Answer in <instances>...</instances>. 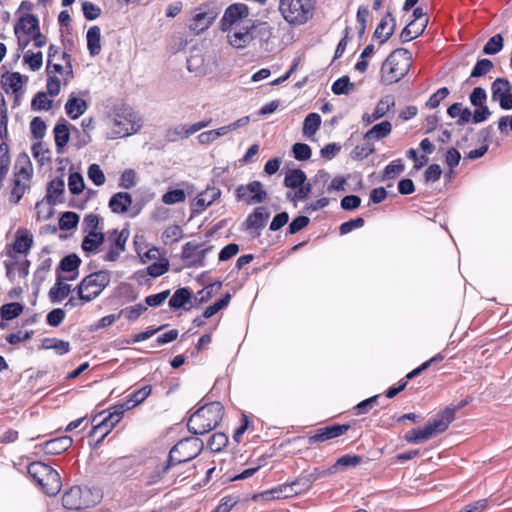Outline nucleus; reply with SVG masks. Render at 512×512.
Masks as SVG:
<instances>
[{"label": "nucleus", "mask_w": 512, "mask_h": 512, "mask_svg": "<svg viewBox=\"0 0 512 512\" xmlns=\"http://www.w3.org/2000/svg\"><path fill=\"white\" fill-rule=\"evenodd\" d=\"M224 414L220 402H212L200 407L188 420V430L196 435H203L218 426Z\"/></svg>", "instance_id": "nucleus-1"}, {"label": "nucleus", "mask_w": 512, "mask_h": 512, "mask_svg": "<svg viewBox=\"0 0 512 512\" xmlns=\"http://www.w3.org/2000/svg\"><path fill=\"white\" fill-rule=\"evenodd\" d=\"M316 4L317 0H279L278 10L289 25L301 26L314 17Z\"/></svg>", "instance_id": "nucleus-2"}, {"label": "nucleus", "mask_w": 512, "mask_h": 512, "mask_svg": "<svg viewBox=\"0 0 512 512\" xmlns=\"http://www.w3.org/2000/svg\"><path fill=\"white\" fill-rule=\"evenodd\" d=\"M411 55L403 48L392 51L383 62L380 74L381 82L391 85L400 81L409 71Z\"/></svg>", "instance_id": "nucleus-3"}, {"label": "nucleus", "mask_w": 512, "mask_h": 512, "mask_svg": "<svg viewBox=\"0 0 512 512\" xmlns=\"http://www.w3.org/2000/svg\"><path fill=\"white\" fill-rule=\"evenodd\" d=\"M456 408L447 407L438 413L427 425L421 429H412L407 432L404 439L411 444H419L444 432L454 420Z\"/></svg>", "instance_id": "nucleus-4"}, {"label": "nucleus", "mask_w": 512, "mask_h": 512, "mask_svg": "<svg viewBox=\"0 0 512 512\" xmlns=\"http://www.w3.org/2000/svg\"><path fill=\"white\" fill-rule=\"evenodd\" d=\"M33 175V168L29 156L20 153L14 165L13 181L10 189L9 201L17 204L29 189Z\"/></svg>", "instance_id": "nucleus-5"}, {"label": "nucleus", "mask_w": 512, "mask_h": 512, "mask_svg": "<svg viewBox=\"0 0 512 512\" xmlns=\"http://www.w3.org/2000/svg\"><path fill=\"white\" fill-rule=\"evenodd\" d=\"M109 138L126 137L136 133L141 127V120L131 108H119L109 120Z\"/></svg>", "instance_id": "nucleus-6"}, {"label": "nucleus", "mask_w": 512, "mask_h": 512, "mask_svg": "<svg viewBox=\"0 0 512 512\" xmlns=\"http://www.w3.org/2000/svg\"><path fill=\"white\" fill-rule=\"evenodd\" d=\"M28 473L48 496H55L61 490L60 475L49 465L43 462H32L28 466Z\"/></svg>", "instance_id": "nucleus-7"}, {"label": "nucleus", "mask_w": 512, "mask_h": 512, "mask_svg": "<svg viewBox=\"0 0 512 512\" xmlns=\"http://www.w3.org/2000/svg\"><path fill=\"white\" fill-rule=\"evenodd\" d=\"M110 280V272L104 270L86 276L76 288L79 300L84 303L94 300L109 285Z\"/></svg>", "instance_id": "nucleus-8"}, {"label": "nucleus", "mask_w": 512, "mask_h": 512, "mask_svg": "<svg viewBox=\"0 0 512 512\" xmlns=\"http://www.w3.org/2000/svg\"><path fill=\"white\" fill-rule=\"evenodd\" d=\"M46 71L47 78V91L49 96L54 97L60 93L61 82L67 84L73 78V67L71 60L63 62H53L47 60Z\"/></svg>", "instance_id": "nucleus-9"}, {"label": "nucleus", "mask_w": 512, "mask_h": 512, "mask_svg": "<svg viewBox=\"0 0 512 512\" xmlns=\"http://www.w3.org/2000/svg\"><path fill=\"white\" fill-rule=\"evenodd\" d=\"M203 449V442L198 438H185L180 440L169 452V465L174 466L180 463L188 462Z\"/></svg>", "instance_id": "nucleus-10"}, {"label": "nucleus", "mask_w": 512, "mask_h": 512, "mask_svg": "<svg viewBox=\"0 0 512 512\" xmlns=\"http://www.w3.org/2000/svg\"><path fill=\"white\" fill-rule=\"evenodd\" d=\"M62 504L66 509L80 510L94 505L95 501L91 499V492L88 488L74 486L64 493Z\"/></svg>", "instance_id": "nucleus-11"}, {"label": "nucleus", "mask_w": 512, "mask_h": 512, "mask_svg": "<svg viewBox=\"0 0 512 512\" xmlns=\"http://www.w3.org/2000/svg\"><path fill=\"white\" fill-rule=\"evenodd\" d=\"M246 22H252L249 19V9L243 3H236L228 6L221 19V29L235 26L246 25Z\"/></svg>", "instance_id": "nucleus-12"}, {"label": "nucleus", "mask_w": 512, "mask_h": 512, "mask_svg": "<svg viewBox=\"0 0 512 512\" xmlns=\"http://www.w3.org/2000/svg\"><path fill=\"white\" fill-rule=\"evenodd\" d=\"M236 199L247 204H260L267 198V192L260 181H252L247 185H240L235 191Z\"/></svg>", "instance_id": "nucleus-13"}, {"label": "nucleus", "mask_w": 512, "mask_h": 512, "mask_svg": "<svg viewBox=\"0 0 512 512\" xmlns=\"http://www.w3.org/2000/svg\"><path fill=\"white\" fill-rule=\"evenodd\" d=\"M129 231L123 229L121 231L113 230L109 232L108 240L111 242L107 253L103 256L104 261L114 262L126 249V242L129 238Z\"/></svg>", "instance_id": "nucleus-14"}, {"label": "nucleus", "mask_w": 512, "mask_h": 512, "mask_svg": "<svg viewBox=\"0 0 512 512\" xmlns=\"http://www.w3.org/2000/svg\"><path fill=\"white\" fill-rule=\"evenodd\" d=\"M33 245V235L27 229H18L15 241L6 246V255L16 261V254L27 255Z\"/></svg>", "instance_id": "nucleus-15"}, {"label": "nucleus", "mask_w": 512, "mask_h": 512, "mask_svg": "<svg viewBox=\"0 0 512 512\" xmlns=\"http://www.w3.org/2000/svg\"><path fill=\"white\" fill-rule=\"evenodd\" d=\"M222 30L227 33L229 44L236 49H244L252 42L251 22Z\"/></svg>", "instance_id": "nucleus-16"}, {"label": "nucleus", "mask_w": 512, "mask_h": 512, "mask_svg": "<svg viewBox=\"0 0 512 512\" xmlns=\"http://www.w3.org/2000/svg\"><path fill=\"white\" fill-rule=\"evenodd\" d=\"M211 249L212 247L203 248L201 244L190 241L183 245L182 258L190 266L201 267L204 265V259Z\"/></svg>", "instance_id": "nucleus-17"}, {"label": "nucleus", "mask_w": 512, "mask_h": 512, "mask_svg": "<svg viewBox=\"0 0 512 512\" xmlns=\"http://www.w3.org/2000/svg\"><path fill=\"white\" fill-rule=\"evenodd\" d=\"M221 195V191L216 187H208L206 190L199 193L193 200L191 206L194 213H202Z\"/></svg>", "instance_id": "nucleus-18"}, {"label": "nucleus", "mask_w": 512, "mask_h": 512, "mask_svg": "<svg viewBox=\"0 0 512 512\" xmlns=\"http://www.w3.org/2000/svg\"><path fill=\"white\" fill-rule=\"evenodd\" d=\"M213 12H207L202 8H197L195 14L189 24V29L198 35L208 29L215 20Z\"/></svg>", "instance_id": "nucleus-19"}, {"label": "nucleus", "mask_w": 512, "mask_h": 512, "mask_svg": "<svg viewBox=\"0 0 512 512\" xmlns=\"http://www.w3.org/2000/svg\"><path fill=\"white\" fill-rule=\"evenodd\" d=\"M349 429L348 425L334 424L326 427L319 428L316 433L309 437L310 444L316 442H324L343 435Z\"/></svg>", "instance_id": "nucleus-20"}, {"label": "nucleus", "mask_w": 512, "mask_h": 512, "mask_svg": "<svg viewBox=\"0 0 512 512\" xmlns=\"http://www.w3.org/2000/svg\"><path fill=\"white\" fill-rule=\"evenodd\" d=\"M396 27V19L391 12H387L378 23L374 37L377 38L381 44L387 42L393 35Z\"/></svg>", "instance_id": "nucleus-21"}, {"label": "nucleus", "mask_w": 512, "mask_h": 512, "mask_svg": "<svg viewBox=\"0 0 512 512\" xmlns=\"http://www.w3.org/2000/svg\"><path fill=\"white\" fill-rule=\"evenodd\" d=\"M269 216L270 213L265 207H257L254 212L246 218L244 223L245 229L248 231H255L257 235H259Z\"/></svg>", "instance_id": "nucleus-22"}, {"label": "nucleus", "mask_w": 512, "mask_h": 512, "mask_svg": "<svg viewBox=\"0 0 512 512\" xmlns=\"http://www.w3.org/2000/svg\"><path fill=\"white\" fill-rule=\"evenodd\" d=\"M88 109L86 100L76 96L74 93L69 95L67 102L65 103V112L68 117L75 120L82 116Z\"/></svg>", "instance_id": "nucleus-23"}, {"label": "nucleus", "mask_w": 512, "mask_h": 512, "mask_svg": "<svg viewBox=\"0 0 512 512\" xmlns=\"http://www.w3.org/2000/svg\"><path fill=\"white\" fill-rule=\"evenodd\" d=\"M251 34L252 41L258 40L260 46L263 47L272 38L273 29L267 22L252 21Z\"/></svg>", "instance_id": "nucleus-24"}, {"label": "nucleus", "mask_w": 512, "mask_h": 512, "mask_svg": "<svg viewBox=\"0 0 512 512\" xmlns=\"http://www.w3.org/2000/svg\"><path fill=\"white\" fill-rule=\"evenodd\" d=\"M39 30V20L33 14H25L20 17L18 23L14 26V33L16 36L23 33L32 35Z\"/></svg>", "instance_id": "nucleus-25"}, {"label": "nucleus", "mask_w": 512, "mask_h": 512, "mask_svg": "<svg viewBox=\"0 0 512 512\" xmlns=\"http://www.w3.org/2000/svg\"><path fill=\"white\" fill-rule=\"evenodd\" d=\"M53 132L57 152L61 153L70 139V129L67 121L64 119L58 120Z\"/></svg>", "instance_id": "nucleus-26"}, {"label": "nucleus", "mask_w": 512, "mask_h": 512, "mask_svg": "<svg viewBox=\"0 0 512 512\" xmlns=\"http://www.w3.org/2000/svg\"><path fill=\"white\" fill-rule=\"evenodd\" d=\"M132 204V197L127 192H118L109 200V208L113 213L123 214Z\"/></svg>", "instance_id": "nucleus-27"}, {"label": "nucleus", "mask_w": 512, "mask_h": 512, "mask_svg": "<svg viewBox=\"0 0 512 512\" xmlns=\"http://www.w3.org/2000/svg\"><path fill=\"white\" fill-rule=\"evenodd\" d=\"M105 235L103 232L86 233L81 247L87 254H96L100 246L104 243Z\"/></svg>", "instance_id": "nucleus-28"}, {"label": "nucleus", "mask_w": 512, "mask_h": 512, "mask_svg": "<svg viewBox=\"0 0 512 512\" xmlns=\"http://www.w3.org/2000/svg\"><path fill=\"white\" fill-rule=\"evenodd\" d=\"M62 276H58L56 283L49 290V299L52 303H59L64 300L71 292V286L63 282Z\"/></svg>", "instance_id": "nucleus-29"}, {"label": "nucleus", "mask_w": 512, "mask_h": 512, "mask_svg": "<svg viewBox=\"0 0 512 512\" xmlns=\"http://www.w3.org/2000/svg\"><path fill=\"white\" fill-rule=\"evenodd\" d=\"M72 445V438L69 436H61L55 439L46 441L44 444V451L50 455H57L66 451Z\"/></svg>", "instance_id": "nucleus-30"}, {"label": "nucleus", "mask_w": 512, "mask_h": 512, "mask_svg": "<svg viewBox=\"0 0 512 512\" xmlns=\"http://www.w3.org/2000/svg\"><path fill=\"white\" fill-rule=\"evenodd\" d=\"M289 488L290 486H288L287 484L279 485L270 490L255 494L252 497V499L255 501L258 499H262L264 501H271L275 499L288 498L291 497V492H288Z\"/></svg>", "instance_id": "nucleus-31"}, {"label": "nucleus", "mask_w": 512, "mask_h": 512, "mask_svg": "<svg viewBox=\"0 0 512 512\" xmlns=\"http://www.w3.org/2000/svg\"><path fill=\"white\" fill-rule=\"evenodd\" d=\"M132 409L130 402L127 400L123 403L114 405L109 409V413L104 416L106 419V424L108 423V427L114 428L121 420L125 411Z\"/></svg>", "instance_id": "nucleus-32"}, {"label": "nucleus", "mask_w": 512, "mask_h": 512, "mask_svg": "<svg viewBox=\"0 0 512 512\" xmlns=\"http://www.w3.org/2000/svg\"><path fill=\"white\" fill-rule=\"evenodd\" d=\"M65 189V182L61 178H55L48 184L46 200L49 204L55 205Z\"/></svg>", "instance_id": "nucleus-33"}, {"label": "nucleus", "mask_w": 512, "mask_h": 512, "mask_svg": "<svg viewBox=\"0 0 512 512\" xmlns=\"http://www.w3.org/2000/svg\"><path fill=\"white\" fill-rule=\"evenodd\" d=\"M87 48L91 56L98 55L101 51V31L98 26H92L87 31Z\"/></svg>", "instance_id": "nucleus-34"}, {"label": "nucleus", "mask_w": 512, "mask_h": 512, "mask_svg": "<svg viewBox=\"0 0 512 512\" xmlns=\"http://www.w3.org/2000/svg\"><path fill=\"white\" fill-rule=\"evenodd\" d=\"M392 131V125L389 121H382L375 124L370 130H368L364 138L366 140H381L387 137Z\"/></svg>", "instance_id": "nucleus-35"}, {"label": "nucleus", "mask_w": 512, "mask_h": 512, "mask_svg": "<svg viewBox=\"0 0 512 512\" xmlns=\"http://www.w3.org/2000/svg\"><path fill=\"white\" fill-rule=\"evenodd\" d=\"M80 262H81L80 258L75 254L65 256L61 260L60 269L64 272L73 273L71 276L65 277L64 278L65 280L70 281V280H74L77 278V276H78L77 269L80 265Z\"/></svg>", "instance_id": "nucleus-36"}, {"label": "nucleus", "mask_w": 512, "mask_h": 512, "mask_svg": "<svg viewBox=\"0 0 512 512\" xmlns=\"http://www.w3.org/2000/svg\"><path fill=\"white\" fill-rule=\"evenodd\" d=\"M511 90L512 85L506 78H497L491 85V98L493 101L499 102Z\"/></svg>", "instance_id": "nucleus-37"}, {"label": "nucleus", "mask_w": 512, "mask_h": 512, "mask_svg": "<svg viewBox=\"0 0 512 512\" xmlns=\"http://www.w3.org/2000/svg\"><path fill=\"white\" fill-rule=\"evenodd\" d=\"M395 106V99L392 95H385L377 102L373 116L374 119H380L384 117L389 111Z\"/></svg>", "instance_id": "nucleus-38"}, {"label": "nucleus", "mask_w": 512, "mask_h": 512, "mask_svg": "<svg viewBox=\"0 0 512 512\" xmlns=\"http://www.w3.org/2000/svg\"><path fill=\"white\" fill-rule=\"evenodd\" d=\"M362 457L359 455H351L345 454L337 459V461L332 465L335 467V474L344 471L349 467H356L357 465L362 463Z\"/></svg>", "instance_id": "nucleus-39"}, {"label": "nucleus", "mask_w": 512, "mask_h": 512, "mask_svg": "<svg viewBox=\"0 0 512 512\" xmlns=\"http://www.w3.org/2000/svg\"><path fill=\"white\" fill-rule=\"evenodd\" d=\"M321 125V116L318 113H310L303 122V134L310 138L316 134Z\"/></svg>", "instance_id": "nucleus-40"}, {"label": "nucleus", "mask_w": 512, "mask_h": 512, "mask_svg": "<svg viewBox=\"0 0 512 512\" xmlns=\"http://www.w3.org/2000/svg\"><path fill=\"white\" fill-rule=\"evenodd\" d=\"M104 415V412L100 413L99 415L95 416L93 418V429L91 431L92 436L99 435L98 443L101 442L113 428L108 427V423L106 424V419L102 416Z\"/></svg>", "instance_id": "nucleus-41"}, {"label": "nucleus", "mask_w": 512, "mask_h": 512, "mask_svg": "<svg viewBox=\"0 0 512 512\" xmlns=\"http://www.w3.org/2000/svg\"><path fill=\"white\" fill-rule=\"evenodd\" d=\"M307 180V176L301 169L289 170L284 178V185L287 188H297Z\"/></svg>", "instance_id": "nucleus-42"}, {"label": "nucleus", "mask_w": 512, "mask_h": 512, "mask_svg": "<svg viewBox=\"0 0 512 512\" xmlns=\"http://www.w3.org/2000/svg\"><path fill=\"white\" fill-rule=\"evenodd\" d=\"M191 291L188 288L177 289L169 300V306L173 309L184 307L191 299Z\"/></svg>", "instance_id": "nucleus-43"}, {"label": "nucleus", "mask_w": 512, "mask_h": 512, "mask_svg": "<svg viewBox=\"0 0 512 512\" xmlns=\"http://www.w3.org/2000/svg\"><path fill=\"white\" fill-rule=\"evenodd\" d=\"M211 123V120H202L197 123H194L192 125H181L179 127L175 128V133L181 137H189L193 135L194 133L200 131L201 129L209 126Z\"/></svg>", "instance_id": "nucleus-44"}, {"label": "nucleus", "mask_w": 512, "mask_h": 512, "mask_svg": "<svg viewBox=\"0 0 512 512\" xmlns=\"http://www.w3.org/2000/svg\"><path fill=\"white\" fill-rule=\"evenodd\" d=\"M23 308L18 302L4 304L0 308V316L3 320H13L23 312Z\"/></svg>", "instance_id": "nucleus-45"}, {"label": "nucleus", "mask_w": 512, "mask_h": 512, "mask_svg": "<svg viewBox=\"0 0 512 512\" xmlns=\"http://www.w3.org/2000/svg\"><path fill=\"white\" fill-rule=\"evenodd\" d=\"M312 484L313 483L310 480L309 475L302 474L295 481H293L290 484H287L288 486H290L288 492H291V496H293L294 494H300L310 489Z\"/></svg>", "instance_id": "nucleus-46"}, {"label": "nucleus", "mask_w": 512, "mask_h": 512, "mask_svg": "<svg viewBox=\"0 0 512 512\" xmlns=\"http://www.w3.org/2000/svg\"><path fill=\"white\" fill-rule=\"evenodd\" d=\"M354 88V83H352L348 76H342L337 79L331 87L332 92L335 95H347Z\"/></svg>", "instance_id": "nucleus-47"}, {"label": "nucleus", "mask_w": 512, "mask_h": 512, "mask_svg": "<svg viewBox=\"0 0 512 512\" xmlns=\"http://www.w3.org/2000/svg\"><path fill=\"white\" fill-rule=\"evenodd\" d=\"M2 82L6 90H11L13 93L18 92L23 84L22 76L17 72L3 76Z\"/></svg>", "instance_id": "nucleus-48"}, {"label": "nucleus", "mask_w": 512, "mask_h": 512, "mask_svg": "<svg viewBox=\"0 0 512 512\" xmlns=\"http://www.w3.org/2000/svg\"><path fill=\"white\" fill-rule=\"evenodd\" d=\"M170 467H171V465H169L168 461L166 464L158 465L152 472H150L146 476L145 484L147 486H151V485L158 483L164 477V475L168 472Z\"/></svg>", "instance_id": "nucleus-49"}, {"label": "nucleus", "mask_w": 512, "mask_h": 512, "mask_svg": "<svg viewBox=\"0 0 512 512\" xmlns=\"http://www.w3.org/2000/svg\"><path fill=\"white\" fill-rule=\"evenodd\" d=\"M230 300H231V294L230 293H226L221 299L216 301L214 304L208 306L204 310L203 317L204 318L212 317L218 311H220V310L224 309L225 307H227L229 302H230Z\"/></svg>", "instance_id": "nucleus-50"}, {"label": "nucleus", "mask_w": 512, "mask_h": 512, "mask_svg": "<svg viewBox=\"0 0 512 512\" xmlns=\"http://www.w3.org/2000/svg\"><path fill=\"white\" fill-rule=\"evenodd\" d=\"M100 217L97 214L90 213L85 215L82 221V230L86 233L99 232Z\"/></svg>", "instance_id": "nucleus-51"}, {"label": "nucleus", "mask_w": 512, "mask_h": 512, "mask_svg": "<svg viewBox=\"0 0 512 512\" xmlns=\"http://www.w3.org/2000/svg\"><path fill=\"white\" fill-rule=\"evenodd\" d=\"M503 48V37L501 34H496L491 37L483 47V53L486 55H494L500 52Z\"/></svg>", "instance_id": "nucleus-52"}, {"label": "nucleus", "mask_w": 512, "mask_h": 512, "mask_svg": "<svg viewBox=\"0 0 512 512\" xmlns=\"http://www.w3.org/2000/svg\"><path fill=\"white\" fill-rule=\"evenodd\" d=\"M494 65L491 60L484 58L478 60L475 64L474 68L471 71V78H478L486 75L493 69Z\"/></svg>", "instance_id": "nucleus-53"}, {"label": "nucleus", "mask_w": 512, "mask_h": 512, "mask_svg": "<svg viewBox=\"0 0 512 512\" xmlns=\"http://www.w3.org/2000/svg\"><path fill=\"white\" fill-rule=\"evenodd\" d=\"M48 93L38 92L31 102L33 110H50L52 107V100L48 98Z\"/></svg>", "instance_id": "nucleus-54"}, {"label": "nucleus", "mask_w": 512, "mask_h": 512, "mask_svg": "<svg viewBox=\"0 0 512 512\" xmlns=\"http://www.w3.org/2000/svg\"><path fill=\"white\" fill-rule=\"evenodd\" d=\"M152 387L150 385L143 386L137 391L133 392L127 399L132 408L141 404L151 394Z\"/></svg>", "instance_id": "nucleus-55"}, {"label": "nucleus", "mask_w": 512, "mask_h": 512, "mask_svg": "<svg viewBox=\"0 0 512 512\" xmlns=\"http://www.w3.org/2000/svg\"><path fill=\"white\" fill-rule=\"evenodd\" d=\"M186 199V194L182 189L169 190L162 195V202L166 205L182 203Z\"/></svg>", "instance_id": "nucleus-56"}, {"label": "nucleus", "mask_w": 512, "mask_h": 512, "mask_svg": "<svg viewBox=\"0 0 512 512\" xmlns=\"http://www.w3.org/2000/svg\"><path fill=\"white\" fill-rule=\"evenodd\" d=\"M85 184L82 175L78 172L70 173L68 177V188L72 194H79L84 190Z\"/></svg>", "instance_id": "nucleus-57"}, {"label": "nucleus", "mask_w": 512, "mask_h": 512, "mask_svg": "<svg viewBox=\"0 0 512 512\" xmlns=\"http://www.w3.org/2000/svg\"><path fill=\"white\" fill-rule=\"evenodd\" d=\"M23 60L32 71H37L43 64V56L41 52L34 53L31 50L25 52Z\"/></svg>", "instance_id": "nucleus-58"}, {"label": "nucleus", "mask_w": 512, "mask_h": 512, "mask_svg": "<svg viewBox=\"0 0 512 512\" xmlns=\"http://www.w3.org/2000/svg\"><path fill=\"white\" fill-rule=\"evenodd\" d=\"M183 234V230L178 225H171L165 229L162 238L165 244L177 242Z\"/></svg>", "instance_id": "nucleus-59"}, {"label": "nucleus", "mask_w": 512, "mask_h": 512, "mask_svg": "<svg viewBox=\"0 0 512 512\" xmlns=\"http://www.w3.org/2000/svg\"><path fill=\"white\" fill-rule=\"evenodd\" d=\"M415 23L411 21L408 25H406L400 33V38L402 42H409L415 39L418 35H420L425 27V24L421 25V28L414 29Z\"/></svg>", "instance_id": "nucleus-60"}, {"label": "nucleus", "mask_w": 512, "mask_h": 512, "mask_svg": "<svg viewBox=\"0 0 512 512\" xmlns=\"http://www.w3.org/2000/svg\"><path fill=\"white\" fill-rule=\"evenodd\" d=\"M292 153L294 158L298 161L309 160L312 155L311 148L305 143H295L292 146Z\"/></svg>", "instance_id": "nucleus-61"}, {"label": "nucleus", "mask_w": 512, "mask_h": 512, "mask_svg": "<svg viewBox=\"0 0 512 512\" xmlns=\"http://www.w3.org/2000/svg\"><path fill=\"white\" fill-rule=\"evenodd\" d=\"M87 175L96 186H102L106 181L105 175L98 164H91L88 167Z\"/></svg>", "instance_id": "nucleus-62"}, {"label": "nucleus", "mask_w": 512, "mask_h": 512, "mask_svg": "<svg viewBox=\"0 0 512 512\" xmlns=\"http://www.w3.org/2000/svg\"><path fill=\"white\" fill-rule=\"evenodd\" d=\"M79 222V216L74 212H64L59 220V226L63 230L75 228Z\"/></svg>", "instance_id": "nucleus-63"}, {"label": "nucleus", "mask_w": 512, "mask_h": 512, "mask_svg": "<svg viewBox=\"0 0 512 512\" xmlns=\"http://www.w3.org/2000/svg\"><path fill=\"white\" fill-rule=\"evenodd\" d=\"M239 502V498L236 496H224L219 505L212 512H230L231 509Z\"/></svg>", "instance_id": "nucleus-64"}]
</instances>
